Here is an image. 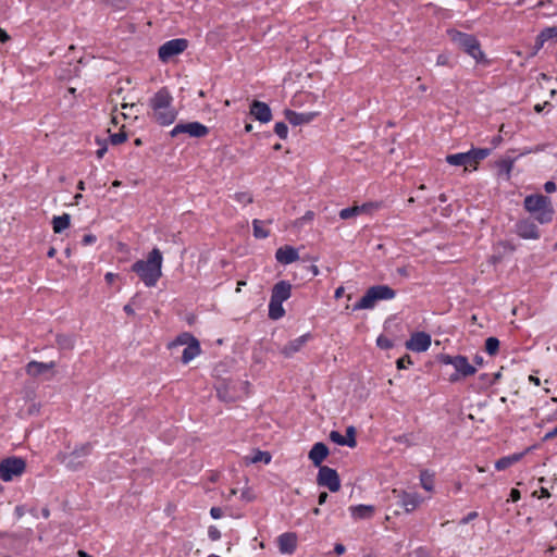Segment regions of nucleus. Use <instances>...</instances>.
Instances as JSON below:
<instances>
[{"label": "nucleus", "mask_w": 557, "mask_h": 557, "mask_svg": "<svg viewBox=\"0 0 557 557\" xmlns=\"http://www.w3.org/2000/svg\"><path fill=\"white\" fill-rule=\"evenodd\" d=\"M173 97L166 88L159 89L149 100L151 109V119L162 126L172 124L177 116V111L173 107Z\"/></svg>", "instance_id": "obj_1"}, {"label": "nucleus", "mask_w": 557, "mask_h": 557, "mask_svg": "<svg viewBox=\"0 0 557 557\" xmlns=\"http://www.w3.org/2000/svg\"><path fill=\"white\" fill-rule=\"evenodd\" d=\"M163 257L158 248H153L146 260H137L132 265L135 272L147 287H153L162 276Z\"/></svg>", "instance_id": "obj_2"}, {"label": "nucleus", "mask_w": 557, "mask_h": 557, "mask_svg": "<svg viewBox=\"0 0 557 557\" xmlns=\"http://www.w3.org/2000/svg\"><path fill=\"white\" fill-rule=\"evenodd\" d=\"M524 209L541 224L549 223L554 216V208L549 197L542 194L529 195L523 201Z\"/></svg>", "instance_id": "obj_3"}, {"label": "nucleus", "mask_w": 557, "mask_h": 557, "mask_svg": "<svg viewBox=\"0 0 557 557\" xmlns=\"http://www.w3.org/2000/svg\"><path fill=\"white\" fill-rule=\"evenodd\" d=\"M450 40L467 54L472 57L476 62L484 60V52L481 50L479 40L470 34L461 33L459 30H448Z\"/></svg>", "instance_id": "obj_4"}, {"label": "nucleus", "mask_w": 557, "mask_h": 557, "mask_svg": "<svg viewBox=\"0 0 557 557\" xmlns=\"http://www.w3.org/2000/svg\"><path fill=\"white\" fill-rule=\"evenodd\" d=\"M26 469V462L21 457H8L0 462V478L4 482L20 476Z\"/></svg>", "instance_id": "obj_5"}, {"label": "nucleus", "mask_w": 557, "mask_h": 557, "mask_svg": "<svg viewBox=\"0 0 557 557\" xmlns=\"http://www.w3.org/2000/svg\"><path fill=\"white\" fill-rule=\"evenodd\" d=\"M317 483L319 486L329 488L330 492H338L341 488V479L337 471L327 466L320 467Z\"/></svg>", "instance_id": "obj_6"}, {"label": "nucleus", "mask_w": 557, "mask_h": 557, "mask_svg": "<svg viewBox=\"0 0 557 557\" xmlns=\"http://www.w3.org/2000/svg\"><path fill=\"white\" fill-rule=\"evenodd\" d=\"M181 134H187L194 138H202L209 134V128L199 122L178 123L172 128L170 135L176 137Z\"/></svg>", "instance_id": "obj_7"}, {"label": "nucleus", "mask_w": 557, "mask_h": 557, "mask_svg": "<svg viewBox=\"0 0 557 557\" xmlns=\"http://www.w3.org/2000/svg\"><path fill=\"white\" fill-rule=\"evenodd\" d=\"M188 47V41L184 38H176L160 46L158 55L162 62H168L172 57L184 52Z\"/></svg>", "instance_id": "obj_8"}, {"label": "nucleus", "mask_w": 557, "mask_h": 557, "mask_svg": "<svg viewBox=\"0 0 557 557\" xmlns=\"http://www.w3.org/2000/svg\"><path fill=\"white\" fill-rule=\"evenodd\" d=\"M431 336L428 333L416 332L406 342V348L416 352L426 351L431 346Z\"/></svg>", "instance_id": "obj_9"}, {"label": "nucleus", "mask_w": 557, "mask_h": 557, "mask_svg": "<svg viewBox=\"0 0 557 557\" xmlns=\"http://www.w3.org/2000/svg\"><path fill=\"white\" fill-rule=\"evenodd\" d=\"M454 368L457 373L450 376L451 382L458 381L460 375L467 377L476 372V369L469 363L467 357L460 355L454 357Z\"/></svg>", "instance_id": "obj_10"}, {"label": "nucleus", "mask_w": 557, "mask_h": 557, "mask_svg": "<svg viewBox=\"0 0 557 557\" xmlns=\"http://www.w3.org/2000/svg\"><path fill=\"white\" fill-rule=\"evenodd\" d=\"M393 493H397L396 490ZM398 504L406 510V512L413 511L420 504L421 497L417 493H408L405 491L398 492Z\"/></svg>", "instance_id": "obj_11"}, {"label": "nucleus", "mask_w": 557, "mask_h": 557, "mask_svg": "<svg viewBox=\"0 0 557 557\" xmlns=\"http://www.w3.org/2000/svg\"><path fill=\"white\" fill-rule=\"evenodd\" d=\"M250 114L261 123H268L272 119L270 107L262 101L253 100L250 106Z\"/></svg>", "instance_id": "obj_12"}, {"label": "nucleus", "mask_w": 557, "mask_h": 557, "mask_svg": "<svg viewBox=\"0 0 557 557\" xmlns=\"http://www.w3.org/2000/svg\"><path fill=\"white\" fill-rule=\"evenodd\" d=\"M516 233L523 239H537L540 237L537 226L530 220L518 222Z\"/></svg>", "instance_id": "obj_13"}, {"label": "nucleus", "mask_w": 557, "mask_h": 557, "mask_svg": "<svg viewBox=\"0 0 557 557\" xmlns=\"http://www.w3.org/2000/svg\"><path fill=\"white\" fill-rule=\"evenodd\" d=\"M379 206L372 202L363 203L361 206H354L350 208H345L339 211V218L343 220H348L355 218L357 215L369 213L373 209H376Z\"/></svg>", "instance_id": "obj_14"}, {"label": "nucleus", "mask_w": 557, "mask_h": 557, "mask_svg": "<svg viewBox=\"0 0 557 557\" xmlns=\"http://www.w3.org/2000/svg\"><path fill=\"white\" fill-rule=\"evenodd\" d=\"M91 451V445L89 443L83 444L82 446L75 448L69 456L66 457V467L71 470H77L79 462L77 459L82 457H86Z\"/></svg>", "instance_id": "obj_15"}, {"label": "nucleus", "mask_w": 557, "mask_h": 557, "mask_svg": "<svg viewBox=\"0 0 557 557\" xmlns=\"http://www.w3.org/2000/svg\"><path fill=\"white\" fill-rule=\"evenodd\" d=\"M278 549L282 554H293L297 547V535L292 532L283 533L277 539Z\"/></svg>", "instance_id": "obj_16"}, {"label": "nucleus", "mask_w": 557, "mask_h": 557, "mask_svg": "<svg viewBox=\"0 0 557 557\" xmlns=\"http://www.w3.org/2000/svg\"><path fill=\"white\" fill-rule=\"evenodd\" d=\"M327 456H329V448L322 442L315 443L308 454V457L312 461V463L319 468L322 467L321 463L324 461V459Z\"/></svg>", "instance_id": "obj_17"}, {"label": "nucleus", "mask_w": 557, "mask_h": 557, "mask_svg": "<svg viewBox=\"0 0 557 557\" xmlns=\"http://www.w3.org/2000/svg\"><path fill=\"white\" fill-rule=\"evenodd\" d=\"M311 335L308 333L290 341L281 349V354L286 358H290L306 345Z\"/></svg>", "instance_id": "obj_18"}, {"label": "nucleus", "mask_w": 557, "mask_h": 557, "mask_svg": "<svg viewBox=\"0 0 557 557\" xmlns=\"http://www.w3.org/2000/svg\"><path fill=\"white\" fill-rule=\"evenodd\" d=\"M284 114H285L286 120L292 125H295V126L308 124L311 121H313L314 117L317 116L315 112L298 113V112H295L292 110H285Z\"/></svg>", "instance_id": "obj_19"}, {"label": "nucleus", "mask_w": 557, "mask_h": 557, "mask_svg": "<svg viewBox=\"0 0 557 557\" xmlns=\"http://www.w3.org/2000/svg\"><path fill=\"white\" fill-rule=\"evenodd\" d=\"M292 295V285L286 281H280L272 288L271 299L284 302Z\"/></svg>", "instance_id": "obj_20"}, {"label": "nucleus", "mask_w": 557, "mask_h": 557, "mask_svg": "<svg viewBox=\"0 0 557 557\" xmlns=\"http://www.w3.org/2000/svg\"><path fill=\"white\" fill-rule=\"evenodd\" d=\"M275 258L280 263L289 264L299 259L297 249L292 246H284L276 250Z\"/></svg>", "instance_id": "obj_21"}, {"label": "nucleus", "mask_w": 557, "mask_h": 557, "mask_svg": "<svg viewBox=\"0 0 557 557\" xmlns=\"http://www.w3.org/2000/svg\"><path fill=\"white\" fill-rule=\"evenodd\" d=\"M55 367L54 361L50 362H39V361H30L26 366V373L32 376H38L44 374L45 372L53 369Z\"/></svg>", "instance_id": "obj_22"}, {"label": "nucleus", "mask_w": 557, "mask_h": 557, "mask_svg": "<svg viewBox=\"0 0 557 557\" xmlns=\"http://www.w3.org/2000/svg\"><path fill=\"white\" fill-rule=\"evenodd\" d=\"M446 161L450 165L463 166L465 170H468L469 168L473 169L469 151L460 152V153H454V154H448L446 157Z\"/></svg>", "instance_id": "obj_23"}, {"label": "nucleus", "mask_w": 557, "mask_h": 557, "mask_svg": "<svg viewBox=\"0 0 557 557\" xmlns=\"http://www.w3.org/2000/svg\"><path fill=\"white\" fill-rule=\"evenodd\" d=\"M200 345L198 339L195 337L190 343L184 348L182 354V362L184 364H187L190 362L194 358H196L200 354Z\"/></svg>", "instance_id": "obj_24"}, {"label": "nucleus", "mask_w": 557, "mask_h": 557, "mask_svg": "<svg viewBox=\"0 0 557 557\" xmlns=\"http://www.w3.org/2000/svg\"><path fill=\"white\" fill-rule=\"evenodd\" d=\"M355 519H369L372 517L374 508L370 505H357L349 508Z\"/></svg>", "instance_id": "obj_25"}, {"label": "nucleus", "mask_w": 557, "mask_h": 557, "mask_svg": "<svg viewBox=\"0 0 557 557\" xmlns=\"http://www.w3.org/2000/svg\"><path fill=\"white\" fill-rule=\"evenodd\" d=\"M374 292L376 301L384 299H393L396 295L395 290L387 285H375L370 287Z\"/></svg>", "instance_id": "obj_26"}, {"label": "nucleus", "mask_w": 557, "mask_h": 557, "mask_svg": "<svg viewBox=\"0 0 557 557\" xmlns=\"http://www.w3.org/2000/svg\"><path fill=\"white\" fill-rule=\"evenodd\" d=\"M376 302L374 292L370 288L361 297V299L354 306V310L371 309Z\"/></svg>", "instance_id": "obj_27"}, {"label": "nucleus", "mask_w": 557, "mask_h": 557, "mask_svg": "<svg viewBox=\"0 0 557 557\" xmlns=\"http://www.w3.org/2000/svg\"><path fill=\"white\" fill-rule=\"evenodd\" d=\"M522 456V454H512L510 456L502 457L495 462V468L498 471L506 470L507 468L520 461Z\"/></svg>", "instance_id": "obj_28"}, {"label": "nucleus", "mask_w": 557, "mask_h": 557, "mask_svg": "<svg viewBox=\"0 0 557 557\" xmlns=\"http://www.w3.org/2000/svg\"><path fill=\"white\" fill-rule=\"evenodd\" d=\"M71 216L67 213H63L62 215L53 216L52 219V228L57 234L62 233L70 226Z\"/></svg>", "instance_id": "obj_29"}, {"label": "nucleus", "mask_w": 557, "mask_h": 557, "mask_svg": "<svg viewBox=\"0 0 557 557\" xmlns=\"http://www.w3.org/2000/svg\"><path fill=\"white\" fill-rule=\"evenodd\" d=\"M471 162L473 165V170H476V166L480 161L484 160L491 154L490 148H473L469 150Z\"/></svg>", "instance_id": "obj_30"}, {"label": "nucleus", "mask_w": 557, "mask_h": 557, "mask_svg": "<svg viewBox=\"0 0 557 557\" xmlns=\"http://www.w3.org/2000/svg\"><path fill=\"white\" fill-rule=\"evenodd\" d=\"M57 346L61 350H72L75 346V339L69 334H58L55 337Z\"/></svg>", "instance_id": "obj_31"}, {"label": "nucleus", "mask_w": 557, "mask_h": 557, "mask_svg": "<svg viewBox=\"0 0 557 557\" xmlns=\"http://www.w3.org/2000/svg\"><path fill=\"white\" fill-rule=\"evenodd\" d=\"M285 314L282 301L270 299L269 302V318L272 320H278Z\"/></svg>", "instance_id": "obj_32"}, {"label": "nucleus", "mask_w": 557, "mask_h": 557, "mask_svg": "<svg viewBox=\"0 0 557 557\" xmlns=\"http://www.w3.org/2000/svg\"><path fill=\"white\" fill-rule=\"evenodd\" d=\"M496 168L499 171V174L506 175L507 178H509L510 172L513 166V159L510 157H504L500 158L495 162Z\"/></svg>", "instance_id": "obj_33"}, {"label": "nucleus", "mask_w": 557, "mask_h": 557, "mask_svg": "<svg viewBox=\"0 0 557 557\" xmlns=\"http://www.w3.org/2000/svg\"><path fill=\"white\" fill-rule=\"evenodd\" d=\"M549 39H557V25L553 27L545 28L537 36V41L542 46L545 41Z\"/></svg>", "instance_id": "obj_34"}, {"label": "nucleus", "mask_w": 557, "mask_h": 557, "mask_svg": "<svg viewBox=\"0 0 557 557\" xmlns=\"http://www.w3.org/2000/svg\"><path fill=\"white\" fill-rule=\"evenodd\" d=\"M252 226H253V236L256 238L263 239V238H267L269 236V231L263 227V222L262 221H260L258 219H255L252 221Z\"/></svg>", "instance_id": "obj_35"}, {"label": "nucleus", "mask_w": 557, "mask_h": 557, "mask_svg": "<svg viewBox=\"0 0 557 557\" xmlns=\"http://www.w3.org/2000/svg\"><path fill=\"white\" fill-rule=\"evenodd\" d=\"M499 341L496 337H488L485 341V350L488 355L494 356L498 352Z\"/></svg>", "instance_id": "obj_36"}, {"label": "nucleus", "mask_w": 557, "mask_h": 557, "mask_svg": "<svg viewBox=\"0 0 557 557\" xmlns=\"http://www.w3.org/2000/svg\"><path fill=\"white\" fill-rule=\"evenodd\" d=\"M270 461H271V455L268 451L257 450L253 454V456L250 458L251 463H257V462L269 463Z\"/></svg>", "instance_id": "obj_37"}, {"label": "nucleus", "mask_w": 557, "mask_h": 557, "mask_svg": "<svg viewBox=\"0 0 557 557\" xmlns=\"http://www.w3.org/2000/svg\"><path fill=\"white\" fill-rule=\"evenodd\" d=\"M330 440L337 445L348 446V441H346V437L337 431H331Z\"/></svg>", "instance_id": "obj_38"}, {"label": "nucleus", "mask_w": 557, "mask_h": 557, "mask_svg": "<svg viewBox=\"0 0 557 557\" xmlns=\"http://www.w3.org/2000/svg\"><path fill=\"white\" fill-rule=\"evenodd\" d=\"M346 441H348V447L355 448L357 446L356 441V429L354 426H348L346 429Z\"/></svg>", "instance_id": "obj_39"}, {"label": "nucleus", "mask_w": 557, "mask_h": 557, "mask_svg": "<svg viewBox=\"0 0 557 557\" xmlns=\"http://www.w3.org/2000/svg\"><path fill=\"white\" fill-rule=\"evenodd\" d=\"M122 109L126 110V112L122 113L124 119H129L132 116H134V119H137V115L135 114V112H137L135 103H123Z\"/></svg>", "instance_id": "obj_40"}, {"label": "nucleus", "mask_w": 557, "mask_h": 557, "mask_svg": "<svg viewBox=\"0 0 557 557\" xmlns=\"http://www.w3.org/2000/svg\"><path fill=\"white\" fill-rule=\"evenodd\" d=\"M274 132L281 139H285L288 134L287 125L284 122H277L274 126Z\"/></svg>", "instance_id": "obj_41"}, {"label": "nucleus", "mask_w": 557, "mask_h": 557, "mask_svg": "<svg viewBox=\"0 0 557 557\" xmlns=\"http://www.w3.org/2000/svg\"><path fill=\"white\" fill-rule=\"evenodd\" d=\"M235 200L242 205H248L252 202V196L247 191H240L235 194Z\"/></svg>", "instance_id": "obj_42"}, {"label": "nucleus", "mask_w": 557, "mask_h": 557, "mask_svg": "<svg viewBox=\"0 0 557 557\" xmlns=\"http://www.w3.org/2000/svg\"><path fill=\"white\" fill-rule=\"evenodd\" d=\"M193 338H195V337L191 334L183 333L180 336H177V338L173 342L172 345H174V346H176V345H185V346H187L190 343V341H193Z\"/></svg>", "instance_id": "obj_43"}, {"label": "nucleus", "mask_w": 557, "mask_h": 557, "mask_svg": "<svg viewBox=\"0 0 557 557\" xmlns=\"http://www.w3.org/2000/svg\"><path fill=\"white\" fill-rule=\"evenodd\" d=\"M126 139H127V135L123 131H120L119 133L112 134L110 136V140H111L112 145H120V144L126 141Z\"/></svg>", "instance_id": "obj_44"}, {"label": "nucleus", "mask_w": 557, "mask_h": 557, "mask_svg": "<svg viewBox=\"0 0 557 557\" xmlns=\"http://www.w3.org/2000/svg\"><path fill=\"white\" fill-rule=\"evenodd\" d=\"M313 218H314V213L312 211H307L305 213V215H302L301 218H299L295 221V225L297 227H301L305 223L312 221Z\"/></svg>", "instance_id": "obj_45"}, {"label": "nucleus", "mask_w": 557, "mask_h": 557, "mask_svg": "<svg viewBox=\"0 0 557 557\" xmlns=\"http://www.w3.org/2000/svg\"><path fill=\"white\" fill-rule=\"evenodd\" d=\"M421 485L426 491L433 490V481L431 476L426 475L425 473L421 474Z\"/></svg>", "instance_id": "obj_46"}, {"label": "nucleus", "mask_w": 557, "mask_h": 557, "mask_svg": "<svg viewBox=\"0 0 557 557\" xmlns=\"http://www.w3.org/2000/svg\"><path fill=\"white\" fill-rule=\"evenodd\" d=\"M208 536L211 541H218L221 537V532L216 527L211 525L208 529Z\"/></svg>", "instance_id": "obj_47"}, {"label": "nucleus", "mask_w": 557, "mask_h": 557, "mask_svg": "<svg viewBox=\"0 0 557 557\" xmlns=\"http://www.w3.org/2000/svg\"><path fill=\"white\" fill-rule=\"evenodd\" d=\"M397 368L398 369H405L407 364H411L410 356L406 355L397 360Z\"/></svg>", "instance_id": "obj_48"}, {"label": "nucleus", "mask_w": 557, "mask_h": 557, "mask_svg": "<svg viewBox=\"0 0 557 557\" xmlns=\"http://www.w3.org/2000/svg\"><path fill=\"white\" fill-rule=\"evenodd\" d=\"M376 343H377L379 347L384 348V349H388L393 346L391 341L383 336H380L377 338Z\"/></svg>", "instance_id": "obj_49"}, {"label": "nucleus", "mask_w": 557, "mask_h": 557, "mask_svg": "<svg viewBox=\"0 0 557 557\" xmlns=\"http://www.w3.org/2000/svg\"><path fill=\"white\" fill-rule=\"evenodd\" d=\"M478 518V512L476 511H471L469 512L466 517H463L461 520H460V524H467L469 523L470 521L474 520Z\"/></svg>", "instance_id": "obj_50"}, {"label": "nucleus", "mask_w": 557, "mask_h": 557, "mask_svg": "<svg viewBox=\"0 0 557 557\" xmlns=\"http://www.w3.org/2000/svg\"><path fill=\"white\" fill-rule=\"evenodd\" d=\"M210 515L213 519H220L223 515V511L220 507H212L210 509Z\"/></svg>", "instance_id": "obj_51"}, {"label": "nucleus", "mask_w": 557, "mask_h": 557, "mask_svg": "<svg viewBox=\"0 0 557 557\" xmlns=\"http://www.w3.org/2000/svg\"><path fill=\"white\" fill-rule=\"evenodd\" d=\"M96 236L92 235V234H86L84 237H83V245L87 246V245H91L96 242Z\"/></svg>", "instance_id": "obj_52"}, {"label": "nucleus", "mask_w": 557, "mask_h": 557, "mask_svg": "<svg viewBox=\"0 0 557 557\" xmlns=\"http://www.w3.org/2000/svg\"><path fill=\"white\" fill-rule=\"evenodd\" d=\"M556 184L553 181H548L544 184V189L547 194L556 191Z\"/></svg>", "instance_id": "obj_53"}, {"label": "nucleus", "mask_w": 557, "mask_h": 557, "mask_svg": "<svg viewBox=\"0 0 557 557\" xmlns=\"http://www.w3.org/2000/svg\"><path fill=\"white\" fill-rule=\"evenodd\" d=\"M454 357L455 356L442 355L440 357V360H441V362H443L445 364H451L454 367Z\"/></svg>", "instance_id": "obj_54"}, {"label": "nucleus", "mask_w": 557, "mask_h": 557, "mask_svg": "<svg viewBox=\"0 0 557 557\" xmlns=\"http://www.w3.org/2000/svg\"><path fill=\"white\" fill-rule=\"evenodd\" d=\"M520 499V491L517 488H512L510 491V500L518 502Z\"/></svg>", "instance_id": "obj_55"}, {"label": "nucleus", "mask_w": 557, "mask_h": 557, "mask_svg": "<svg viewBox=\"0 0 557 557\" xmlns=\"http://www.w3.org/2000/svg\"><path fill=\"white\" fill-rule=\"evenodd\" d=\"M346 548L343 544L341 543H337L335 544L334 546V552L337 554V555H343L345 553Z\"/></svg>", "instance_id": "obj_56"}, {"label": "nucleus", "mask_w": 557, "mask_h": 557, "mask_svg": "<svg viewBox=\"0 0 557 557\" xmlns=\"http://www.w3.org/2000/svg\"><path fill=\"white\" fill-rule=\"evenodd\" d=\"M9 39L10 36L8 35V33L4 29L0 28V41L7 42Z\"/></svg>", "instance_id": "obj_57"}, {"label": "nucleus", "mask_w": 557, "mask_h": 557, "mask_svg": "<svg viewBox=\"0 0 557 557\" xmlns=\"http://www.w3.org/2000/svg\"><path fill=\"white\" fill-rule=\"evenodd\" d=\"M556 435H557V426H556L553 431H550V432H548V433H546V434H545V436H544V441L552 440V438H554Z\"/></svg>", "instance_id": "obj_58"}, {"label": "nucleus", "mask_w": 557, "mask_h": 557, "mask_svg": "<svg viewBox=\"0 0 557 557\" xmlns=\"http://www.w3.org/2000/svg\"><path fill=\"white\" fill-rule=\"evenodd\" d=\"M327 496H329V495H327V493H326V492H322V493H320L319 498H318V503H319V505H323V504L326 502Z\"/></svg>", "instance_id": "obj_59"}, {"label": "nucleus", "mask_w": 557, "mask_h": 557, "mask_svg": "<svg viewBox=\"0 0 557 557\" xmlns=\"http://www.w3.org/2000/svg\"><path fill=\"white\" fill-rule=\"evenodd\" d=\"M116 277V275L112 272H108L106 275H104V278L106 281L111 284L113 283L114 278Z\"/></svg>", "instance_id": "obj_60"}, {"label": "nucleus", "mask_w": 557, "mask_h": 557, "mask_svg": "<svg viewBox=\"0 0 557 557\" xmlns=\"http://www.w3.org/2000/svg\"><path fill=\"white\" fill-rule=\"evenodd\" d=\"M344 292H345V289L343 286L337 287L335 290L334 297L336 299L341 298L344 295Z\"/></svg>", "instance_id": "obj_61"}, {"label": "nucleus", "mask_w": 557, "mask_h": 557, "mask_svg": "<svg viewBox=\"0 0 557 557\" xmlns=\"http://www.w3.org/2000/svg\"><path fill=\"white\" fill-rule=\"evenodd\" d=\"M436 63L438 65H445L447 63V58L443 54L438 55Z\"/></svg>", "instance_id": "obj_62"}, {"label": "nucleus", "mask_w": 557, "mask_h": 557, "mask_svg": "<svg viewBox=\"0 0 557 557\" xmlns=\"http://www.w3.org/2000/svg\"><path fill=\"white\" fill-rule=\"evenodd\" d=\"M124 311L128 314V315H133L135 312H134V309L132 308V305L131 304H127L124 306Z\"/></svg>", "instance_id": "obj_63"}, {"label": "nucleus", "mask_w": 557, "mask_h": 557, "mask_svg": "<svg viewBox=\"0 0 557 557\" xmlns=\"http://www.w3.org/2000/svg\"><path fill=\"white\" fill-rule=\"evenodd\" d=\"M77 557H92V556L88 555L85 550H78Z\"/></svg>", "instance_id": "obj_64"}]
</instances>
